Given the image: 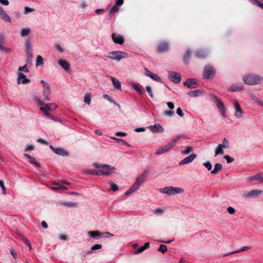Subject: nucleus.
<instances>
[{
  "label": "nucleus",
  "mask_w": 263,
  "mask_h": 263,
  "mask_svg": "<svg viewBox=\"0 0 263 263\" xmlns=\"http://www.w3.org/2000/svg\"><path fill=\"white\" fill-rule=\"evenodd\" d=\"M250 1V2L253 4V5H256V6H258V7H260V4H261L262 3L259 2L257 0H249Z\"/></svg>",
  "instance_id": "nucleus-62"
},
{
  "label": "nucleus",
  "mask_w": 263,
  "mask_h": 263,
  "mask_svg": "<svg viewBox=\"0 0 263 263\" xmlns=\"http://www.w3.org/2000/svg\"><path fill=\"white\" fill-rule=\"evenodd\" d=\"M50 148L56 154L60 156H67L68 153L67 151L61 148H55L52 145H50Z\"/></svg>",
  "instance_id": "nucleus-18"
},
{
  "label": "nucleus",
  "mask_w": 263,
  "mask_h": 263,
  "mask_svg": "<svg viewBox=\"0 0 263 263\" xmlns=\"http://www.w3.org/2000/svg\"><path fill=\"white\" fill-rule=\"evenodd\" d=\"M127 57V54L123 51H115L109 53L107 58L118 62L120 61L122 59Z\"/></svg>",
  "instance_id": "nucleus-7"
},
{
  "label": "nucleus",
  "mask_w": 263,
  "mask_h": 263,
  "mask_svg": "<svg viewBox=\"0 0 263 263\" xmlns=\"http://www.w3.org/2000/svg\"><path fill=\"white\" fill-rule=\"evenodd\" d=\"M118 0L116 1V4L113 6L109 10V15H112L115 13L118 12L119 10V7L123 4V1H122V3L118 5Z\"/></svg>",
  "instance_id": "nucleus-22"
},
{
  "label": "nucleus",
  "mask_w": 263,
  "mask_h": 263,
  "mask_svg": "<svg viewBox=\"0 0 263 263\" xmlns=\"http://www.w3.org/2000/svg\"><path fill=\"white\" fill-rule=\"evenodd\" d=\"M88 235L92 238H95L96 239H99V238H100L99 236L100 235V232H99L98 231H90L88 233Z\"/></svg>",
  "instance_id": "nucleus-32"
},
{
  "label": "nucleus",
  "mask_w": 263,
  "mask_h": 263,
  "mask_svg": "<svg viewBox=\"0 0 263 263\" xmlns=\"http://www.w3.org/2000/svg\"><path fill=\"white\" fill-rule=\"evenodd\" d=\"M224 159L227 160V163H230L234 161V159L228 155L224 156Z\"/></svg>",
  "instance_id": "nucleus-59"
},
{
  "label": "nucleus",
  "mask_w": 263,
  "mask_h": 263,
  "mask_svg": "<svg viewBox=\"0 0 263 263\" xmlns=\"http://www.w3.org/2000/svg\"><path fill=\"white\" fill-rule=\"evenodd\" d=\"M167 250V248L165 245H160L158 249V250L162 253H165Z\"/></svg>",
  "instance_id": "nucleus-47"
},
{
  "label": "nucleus",
  "mask_w": 263,
  "mask_h": 263,
  "mask_svg": "<svg viewBox=\"0 0 263 263\" xmlns=\"http://www.w3.org/2000/svg\"><path fill=\"white\" fill-rule=\"evenodd\" d=\"M203 165L209 170H212V165L210 161L205 162L203 163Z\"/></svg>",
  "instance_id": "nucleus-57"
},
{
  "label": "nucleus",
  "mask_w": 263,
  "mask_h": 263,
  "mask_svg": "<svg viewBox=\"0 0 263 263\" xmlns=\"http://www.w3.org/2000/svg\"><path fill=\"white\" fill-rule=\"evenodd\" d=\"M110 138L116 140L119 144H123V145H127V142L122 139L117 138H115L114 137H110Z\"/></svg>",
  "instance_id": "nucleus-45"
},
{
  "label": "nucleus",
  "mask_w": 263,
  "mask_h": 263,
  "mask_svg": "<svg viewBox=\"0 0 263 263\" xmlns=\"http://www.w3.org/2000/svg\"><path fill=\"white\" fill-rule=\"evenodd\" d=\"M168 44L167 42H163L159 44L157 50L159 52H163L168 50Z\"/></svg>",
  "instance_id": "nucleus-20"
},
{
  "label": "nucleus",
  "mask_w": 263,
  "mask_h": 263,
  "mask_svg": "<svg viewBox=\"0 0 263 263\" xmlns=\"http://www.w3.org/2000/svg\"><path fill=\"white\" fill-rule=\"evenodd\" d=\"M30 33V30L29 28H22L21 31V35L22 36H26Z\"/></svg>",
  "instance_id": "nucleus-39"
},
{
  "label": "nucleus",
  "mask_w": 263,
  "mask_h": 263,
  "mask_svg": "<svg viewBox=\"0 0 263 263\" xmlns=\"http://www.w3.org/2000/svg\"><path fill=\"white\" fill-rule=\"evenodd\" d=\"M222 169V165L220 163H216L214 165V169L211 171V173L212 174H216L218 172L221 171Z\"/></svg>",
  "instance_id": "nucleus-31"
},
{
  "label": "nucleus",
  "mask_w": 263,
  "mask_h": 263,
  "mask_svg": "<svg viewBox=\"0 0 263 263\" xmlns=\"http://www.w3.org/2000/svg\"><path fill=\"white\" fill-rule=\"evenodd\" d=\"M55 48L57 51L61 53H63L65 52L64 48L60 44H55Z\"/></svg>",
  "instance_id": "nucleus-42"
},
{
  "label": "nucleus",
  "mask_w": 263,
  "mask_h": 263,
  "mask_svg": "<svg viewBox=\"0 0 263 263\" xmlns=\"http://www.w3.org/2000/svg\"><path fill=\"white\" fill-rule=\"evenodd\" d=\"M111 80L112 84H113L114 86L115 87V88H116V89H117L118 90H121V82L118 80H117L116 78L113 77H111Z\"/></svg>",
  "instance_id": "nucleus-26"
},
{
  "label": "nucleus",
  "mask_w": 263,
  "mask_h": 263,
  "mask_svg": "<svg viewBox=\"0 0 263 263\" xmlns=\"http://www.w3.org/2000/svg\"><path fill=\"white\" fill-rule=\"evenodd\" d=\"M215 73V71L214 68L210 65L206 66L203 72V77L204 79H212Z\"/></svg>",
  "instance_id": "nucleus-8"
},
{
  "label": "nucleus",
  "mask_w": 263,
  "mask_h": 263,
  "mask_svg": "<svg viewBox=\"0 0 263 263\" xmlns=\"http://www.w3.org/2000/svg\"><path fill=\"white\" fill-rule=\"evenodd\" d=\"M61 185L57 182H53L51 184V188L53 190H60V187Z\"/></svg>",
  "instance_id": "nucleus-51"
},
{
  "label": "nucleus",
  "mask_w": 263,
  "mask_h": 263,
  "mask_svg": "<svg viewBox=\"0 0 263 263\" xmlns=\"http://www.w3.org/2000/svg\"><path fill=\"white\" fill-rule=\"evenodd\" d=\"M220 146L223 147L224 148H228L229 147L228 141L226 138H224L223 140V143L220 144Z\"/></svg>",
  "instance_id": "nucleus-50"
},
{
  "label": "nucleus",
  "mask_w": 263,
  "mask_h": 263,
  "mask_svg": "<svg viewBox=\"0 0 263 263\" xmlns=\"http://www.w3.org/2000/svg\"><path fill=\"white\" fill-rule=\"evenodd\" d=\"M115 169L112 166L104 164L101 169L98 170V175H109L112 173Z\"/></svg>",
  "instance_id": "nucleus-9"
},
{
  "label": "nucleus",
  "mask_w": 263,
  "mask_h": 263,
  "mask_svg": "<svg viewBox=\"0 0 263 263\" xmlns=\"http://www.w3.org/2000/svg\"><path fill=\"white\" fill-rule=\"evenodd\" d=\"M243 81L246 84L254 85L260 84L263 78L254 74H249L243 77Z\"/></svg>",
  "instance_id": "nucleus-3"
},
{
  "label": "nucleus",
  "mask_w": 263,
  "mask_h": 263,
  "mask_svg": "<svg viewBox=\"0 0 263 263\" xmlns=\"http://www.w3.org/2000/svg\"><path fill=\"white\" fill-rule=\"evenodd\" d=\"M43 64V59L41 55H38L36 60L35 65L36 67Z\"/></svg>",
  "instance_id": "nucleus-44"
},
{
  "label": "nucleus",
  "mask_w": 263,
  "mask_h": 263,
  "mask_svg": "<svg viewBox=\"0 0 263 263\" xmlns=\"http://www.w3.org/2000/svg\"><path fill=\"white\" fill-rule=\"evenodd\" d=\"M57 107V106L55 103L44 104V105L40 107V110L44 112L45 115L49 116L51 119H53L54 117L49 112L56 109Z\"/></svg>",
  "instance_id": "nucleus-5"
},
{
  "label": "nucleus",
  "mask_w": 263,
  "mask_h": 263,
  "mask_svg": "<svg viewBox=\"0 0 263 263\" xmlns=\"http://www.w3.org/2000/svg\"><path fill=\"white\" fill-rule=\"evenodd\" d=\"M17 235L22 239V240L24 241V242L26 244V243H28L29 240L25 237V236L22 234L20 232L17 233Z\"/></svg>",
  "instance_id": "nucleus-53"
},
{
  "label": "nucleus",
  "mask_w": 263,
  "mask_h": 263,
  "mask_svg": "<svg viewBox=\"0 0 263 263\" xmlns=\"http://www.w3.org/2000/svg\"><path fill=\"white\" fill-rule=\"evenodd\" d=\"M51 94V88L49 85L43 86V96L46 101H50V96Z\"/></svg>",
  "instance_id": "nucleus-12"
},
{
  "label": "nucleus",
  "mask_w": 263,
  "mask_h": 263,
  "mask_svg": "<svg viewBox=\"0 0 263 263\" xmlns=\"http://www.w3.org/2000/svg\"><path fill=\"white\" fill-rule=\"evenodd\" d=\"M251 99L255 102V103L263 106V101L260 100L259 98L256 97L253 95L251 94L250 95Z\"/></svg>",
  "instance_id": "nucleus-35"
},
{
  "label": "nucleus",
  "mask_w": 263,
  "mask_h": 263,
  "mask_svg": "<svg viewBox=\"0 0 263 263\" xmlns=\"http://www.w3.org/2000/svg\"><path fill=\"white\" fill-rule=\"evenodd\" d=\"M150 78L151 79H152L153 80H155L157 82H161V78L158 75H157L155 73H153L152 74L151 77H150Z\"/></svg>",
  "instance_id": "nucleus-52"
},
{
  "label": "nucleus",
  "mask_w": 263,
  "mask_h": 263,
  "mask_svg": "<svg viewBox=\"0 0 263 263\" xmlns=\"http://www.w3.org/2000/svg\"><path fill=\"white\" fill-rule=\"evenodd\" d=\"M84 102L87 104L89 105L91 102V94L90 93L87 92L85 93L84 97Z\"/></svg>",
  "instance_id": "nucleus-36"
},
{
  "label": "nucleus",
  "mask_w": 263,
  "mask_h": 263,
  "mask_svg": "<svg viewBox=\"0 0 263 263\" xmlns=\"http://www.w3.org/2000/svg\"><path fill=\"white\" fill-rule=\"evenodd\" d=\"M193 151V148L192 146H187L185 148V150L181 152V154L183 155H188L189 154L192 152Z\"/></svg>",
  "instance_id": "nucleus-41"
},
{
  "label": "nucleus",
  "mask_w": 263,
  "mask_h": 263,
  "mask_svg": "<svg viewBox=\"0 0 263 263\" xmlns=\"http://www.w3.org/2000/svg\"><path fill=\"white\" fill-rule=\"evenodd\" d=\"M33 99L34 101L36 103L37 105L42 106L44 105V103L43 102V101L40 97L37 96H34L33 97Z\"/></svg>",
  "instance_id": "nucleus-40"
},
{
  "label": "nucleus",
  "mask_w": 263,
  "mask_h": 263,
  "mask_svg": "<svg viewBox=\"0 0 263 263\" xmlns=\"http://www.w3.org/2000/svg\"><path fill=\"white\" fill-rule=\"evenodd\" d=\"M149 248V243L146 242V243H144V245L143 246L140 247L138 250H137L135 251V254L141 253L142 252H143L145 249H148Z\"/></svg>",
  "instance_id": "nucleus-30"
},
{
  "label": "nucleus",
  "mask_w": 263,
  "mask_h": 263,
  "mask_svg": "<svg viewBox=\"0 0 263 263\" xmlns=\"http://www.w3.org/2000/svg\"><path fill=\"white\" fill-rule=\"evenodd\" d=\"M0 186L2 189L3 193L4 194H6V187L4 185V182L2 180H0Z\"/></svg>",
  "instance_id": "nucleus-63"
},
{
  "label": "nucleus",
  "mask_w": 263,
  "mask_h": 263,
  "mask_svg": "<svg viewBox=\"0 0 263 263\" xmlns=\"http://www.w3.org/2000/svg\"><path fill=\"white\" fill-rule=\"evenodd\" d=\"M132 87L134 88L136 91L138 92L140 94L143 93V91L141 90V88L137 84L133 83L132 84Z\"/></svg>",
  "instance_id": "nucleus-46"
},
{
  "label": "nucleus",
  "mask_w": 263,
  "mask_h": 263,
  "mask_svg": "<svg viewBox=\"0 0 263 263\" xmlns=\"http://www.w3.org/2000/svg\"><path fill=\"white\" fill-rule=\"evenodd\" d=\"M251 99L255 102V103L263 106V101L260 100L259 98L256 97L253 95L251 94L250 95Z\"/></svg>",
  "instance_id": "nucleus-33"
},
{
  "label": "nucleus",
  "mask_w": 263,
  "mask_h": 263,
  "mask_svg": "<svg viewBox=\"0 0 263 263\" xmlns=\"http://www.w3.org/2000/svg\"><path fill=\"white\" fill-rule=\"evenodd\" d=\"M251 99L255 102V103L263 106V101L260 100L259 98L256 97L253 95L251 94L250 95Z\"/></svg>",
  "instance_id": "nucleus-34"
},
{
  "label": "nucleus",
  "mask_w": 263,
  "mask_h": 263,
  "mask_svg": "<svg viewBox=\"0 0 263 263\" xmlns=\"http://www.w3.org/2000/svg\"><path fill=\"white\" fill-rule=\"evenodd\" d=\"M197 157L196 154H192L191 155L185 157L179 162V165H184L192 162Z\"/></svg>",
  "instance_id": "nucleus-16"
},
{
  "label": "nucleus",
  "mask_w": 263,
  "mask_h": 263,
  "mask_svg": "<svg viewBox=\"0 0 263 263\" xmlns=\"http://www.w3.org/2000/svg\"><path fill=\"white\" fill-rule=\"evenodd\" d=\"M169 79L175 83H179L181 81V74L177 72L171 71L168 74Z\"/></svg>",
  "instance_id": "nucleus-10"
},
{
  "label": "nucleus",
  "mask_w": 263,
  "mask_h": 263,
  "mask_svg": "<svg viewBox=\"0 0 263 263\" xmlns=\"http://www.w3.org/2000/svg\"><path fill=\"white\" fill-rule=\"evenodd\" d=\"M262 192L261 190H251L247 193H243V197L246 198H253L261 194Z\"/></svg>",
  "instance_id": "nucleus-13"
},
{
  "label": "nucleus",
  "mask_w": 263,
  "mask_h": 263,
  "mask_svg": "<svg viewBox=\"0 0 263 263\" xmlns=\"http://www.w3.org/2000/svg\"><path fill=\"white\" fill-rule=\"evenodd\" d=\"M147 174V171H144L140 176L138 177L133 186L125 193V196H128L132 193L138 190L140 185L143 183Z\"/></svg>",
  "instance_id": "nucleus-1"
},
{
  "label": "nucleus",
  "mask_w": 263,
  "mask_h": 263,
  "mask_svg": "<svg viewBox=\"0 0 263 263\" xmlns=\"http://www.w3.org/2000/svg\"><path fill=\"white\" fill-rule=\"evenodd\" d=\"M164 210L160 208H156L155 210V214H162L164 213Z\"/></svg>",
  "instance_id": "nucleus-60"
},
{
  "label": "nucleus",
  "mask_w": 263,
  "mask_h": 263,
  "mask_svg": "<svg viewBox=\"0 0 263 263\" xmlns=\"http://www.w3.org/2000/svg\"><path fill=\"white\" fill-rule=\"evenodd\" d=\"M18 71H20V72H21V71H24L25 72H26V73L29 72V69L27 67V65H25L23 66H20L18 67Z\"/></svg>",
  "instance_id": "nucleus-49"
},
{
  "label": "nucleus",
  "mask_w": 263,
  "mask_h": 263,
  "mask_svg": "<svg viewBox=\"0 0 263 263\" xmlns=\"http://www.w3.org/2000/svg\"><path fill=\"white\" fill-rule=\"evenodd\" d=\"M109 184L110 185L111 189L113 191L115 192V191L118 190V185L116 184H115V183H113L112 182H109Z\"/></svg>",
  "instance_id": "nucleus-54"
},
{
  "label": "nucleus",
  "mask_w": 263,
  "mask_h": 263,
  "mask_svg": "<svg viewBox=\"0 0 263 263\" xmlns=\"http://www.w3.org/2000/svg\"><path fill=\"white\" fill-rule=\"evenodd\" d=\"M146 90L147 92L148 93L149 96L151 98H153L154 97V94L152 91V87L150 86L147 85L146 86Z\"/></svg>",
  "instance_id": "nucleus-55"
},
{
  "label": "nucleus",
  "mask_w": 263,
  "mask_h": 263,
  "mask_svg": "<svg viewBox=\"0 0 263 263\" xmlns=\"http://www.w3.org/2000/svg\"><path fill=\"white\" fill-rule=\"evenodd\" d=\"M213 102L216 104L220 114L223 117H226V109L223 102L220 100L216 96L211 93L209 95Z\"/></svg>",
  "instance_id": "nucleus-4"
},
{
  "label": "nucleus",
  "mask_w": 263,
  "mask_h": 263,
  "mask_svg": "<svg viewBox=\"0 0 263 263\" xmlns=\"http://www.w3.org/2000/svg\"><path fill=\"white\" fill-rule=\"evenodd\" d=\"M112 39L114 42L120 45H122L124 41V37L122 35L116 33H113L111 35Z\"/></svg>",
  "instance_id": "nucleus-15"
},
{
  "label": "nucleus",
  "mask_w": 263,
  "mask_h": 263,
  "mask_svg": "<svg viewBox=\"0 0 263 263\" xmlns=\"http://www.w3.org/2000/svg\"><path fill=\"white\" fill-rule=\"evenodd\" d=\"M25 157L29 159V162L30 163L34 164L36 166L40 168L41 167L40 164L35 160V159L31 157L30 155L27 154H25L24 155Z\"/></svg>",
  "instance_id": "nucleus-28"
},
{
  "label": "nucleus",
  "mask_w": 263,
  "mask_h": 263,
  "mask_svg": "<svg viewBox=\"0 0 263 263\" xmlns=\"http://www.w3.org/2000/svg\"><path fill=\"white\" fill-rule=\"evenodd\" d=\"M34 9L33 8H29L28 7H25L24 14L27 15L30 12L34 11Z\"/></svg>",
  "instance_id": "nucleus-58"
},
{
  "label": "nucleus",
  "mask_w": 263,
  "mask_h": 263,
  "mask_svg": "<svg viewBox=\"0 0 263 263\" xmlns=\"http://www.w3.org/2000/svg\"><path fill=\"white\" fill-rule=\"evenodd\" d=\"M30 82V79L27 78L26 76L22 72L18 73V77L17 79V84H28Z\"/></svg>",
  "instance_id": "nucleus-14"
},
{
  "label": "nucleus",
  "mask_w": 263,
  "mask_h": 263,
  "mask_svg": "<svg viewBox=\"0 0 263 263\" xmlns=\"http://www.w3.org/2000/svg\"><path fill=\"white\" fill-rule=\"evenodd\" d=\"M224 148L223 147L220 146V144H219L216 148L215 149V156L218 155H223L224 154V151L222 149Z\"/></svg>",
  "instance_id": "nucleus-37"
},
{
  "label": "nucleus",
  "mask_w": 263,
  "mask_h": 263,
  "mask_svg": "<svg viewBox=\"0 0 263 263\" xmlns=\"http://www.w3.org/2000/svg\"><path fill=\"white\" fill-rule=\"evenodd\" d=\"M113 235L110 234V233L109 232H104V233H101L100 232V238L101 237H103V238H108V237H112Z\"/></svg>",
  "instance_id": "nucleus-48"
},
{
  "label": "nucleus",
  "mask_w": 263,
  "mask_h": 263,
  "mask_svg": "<svg viewBox=\"0 0 263 263\" xmlns=\"http://www.w3.org/2000/svg\"><path fill=\"white\" fill-rule=\"evenodd\" d=\"M181 135H178L175 138L173 139L170 142H168L166 145L163 146L158 149L156 152V155H160L162 154L167 153L172 149L177 144V142L181 138Z\"/></svg>",
  "instance_id": "nucleus-2"
},
{
  "label": "nucleus",
  "mask_w": 263,
  "mask_h": 263,
  "mask_svg": "<svg viewBox=\"0 0 263 263\" xmlns=\"http://www.w3.org/2000/svg\"><path fill=\"white\" fill-rule=\"evenodd\" d=\"M253 180H259L260 182H263V176H262V175L260 174H257L256 175L248 177L246 180L247 182H250Z\"/></svg>",
  "instance_id": "nucleus-23"
},
{
  "label": "nucleus",
  "mask_w": 263,
  "mask_h": 263,
  "mask_svg": "<svg viewBox=\"0 0 263 263\" xmlns=\"http://www.w3.org/2000/svg\"><path fill=\"white\" fill-rule=\"evenodd\" d=\"M174 115V112L171 110H167L164 112V115L167 117H172Z\"/></svg>",
  "instance_id": "nucleus-61"
},
{
  "label": "nucleus",
  "mask_w": 263,
  "mask_h": 263,
  "mask_svg": "<svg viewBox=\"0 0 263 263\" xmlns=\"http://www.w3.org/2000/svg\"><path fill=\"white\" fill-rule=\"evenodd\" d=\"M63 204L65 205H66V206H68L69 207H74V206H76V203H74V202H64Z\"/></svg>",
  "instance_id": "nucleus-64"
},
{
  "label": "nucleus",
  "mask_w": 263,
  "mask_h": 263,
  "mask_svg": "<svg viewBox=\"0 0 263 263\" xmlns=\"http://www.w3.org/2000/svg\"><path fill=\"white\" fill-rule=\"evenodd\" d=\"M183 84L190 88H195L197 87V81L194 79H187L184 82Z\"/></svg>",
  "instance_id": "nucleus-17"
},
{
  "label": "nucleus",
  "mask_w": 263,
  "mask_h": 263,
  "mask_svg": "<svg viewBox=\"0 0 263 263\" xmlns=\"http://www.w3.org/2000/svg\"><path fill=\"white\" fill-rule=\"evenodd\" d=\"M234 107H235V116L237 118H240L242 117L243 112L242 110L240 105L238 102L236 100L234 101Z\"/></svg>",
  "instance_id": "nucleus-11"
},
{
  "label": "nucleus",
  "mask_w": 263,
  "mask_h": 263,
  "mask_svg": "<svg viewBox=\"0 0 263 263\" xmlns=\"http://www.w3.org/2000/svg\"><path fill=\"white\" fill-rule=\"evenodd\" d=\"M199 90H194L189 92L187 93L190 97H195L199 96Z\"/></svg>",
  "instance_id": "nucleus-43"
},
{
  "label": "nucleus",
  "mask_w": 263,
  "mask_h": 263,
  "mask_svg": "<svg viewBox=\"0 0 263 263\" xmlns=\"http://www.w3.org/2000/svg\"><path fill=\"white\" fill-rule=\"evenodd\" d=\"M160 191L163 194L173 195L183 193L184 190L180 187L170 186L160 189Z\"/></svg>",
  "instance_id": "nucleus-6"
},
{
  "label": "nucleus",
  "mask_w": 263,
  "mask_h": 263,
  "mask_svg": "<svg viewBox=\"0 0 263 263\" xmlns=\"http://www.w3.org/2000/svg\"><path fill=\"white\" fill-rule=\"evenodd\" d=\"M208 55V53L203 49H200L196 51V57L199 59H204Z\"/></svg>",
  "instance_id": "nucleus-27"
},
{
  "label": "nucleus",
  "mask_w": 263,
  "mask_h": 263,
  "mask_svg": "<svg viewBox=\"0 0 263 263\" xmlns=\"http://www.w3.org/2000/svg\"><path fill=\"white\" fill-rule=\"evenodd\" d=\"M243 89V86L242 84H233L229 88V91H238Z\"/></svg>",
  "instance_id": "nucleus-24"
},
{
  "label": "nucleus",
  "mask_w": 263,
  "mask_h": 263,
  "mask_svg": "<svg viewBox=\"0 0 263 263\" xmlns=\"http://www.w3.org/2000/svg\"><path fill=\"white\" fill-rule=\"evenodd\" d=\"M85 172L88 174L98 175V170H86Z\"/></svg>",
  "instance_id": "nucleus-56"
},
{
  "label": "nucleus",
  "mask_w": 263,
  "mask_h": 263,
  "mask_svg": "<svg viewBox=\"0 0 263 263\" xmlns=\"http://www.w3.org/2000/svg\"><path fill=\"white\" fill-rule=\"evenodd\" d=\"M58 63L65 70H68L69 69L70 64L67 61L60 59L58 60Z\"/></svg>",
  "instance_id": "nucleus-21"
},
{
  "label": "nucleus",
  "mask_w": 263,
  "mask_h": 263,
  "mask_svg": "<svg viewBox=\"0 0 263 263\" xmlns=\"http://www.w3.org/2000/svg\"><path fill=\"white\" fill-rule=\"evenodd\" d=\"M26 51L27 54L31 58L32 56V49H31V44L30 40H27L25 44Z\"/></svg>",
  "instance_id": "nucleus-25"
},
{
  "label": "nucleus",
  "mask_w": 263,
  "mask_h": 263,
  "mask_svg": "<svg viewBox=\"0 0 263 263\" xmlns=\"http://www.w3.org/2000/svg\"><path fill=\"white\" fill-rule=\"evenodd\" d=\"M191 53V50H187L186 51L185 54L183 57V61H184V63L186 64H187L188 63V61L190 58Z\"/></svg>",
  "instance_id": "nucleus-38"
},
{
  "label": "nucleus",
  "mask_w": 263,
  "mask_h": 263,
  "mask_svg": "<svg viewBox=\"0 0 263 263\" xmlns=\"http://www.w3.org/2000/svg\"><path fill=\"white\" fill-rule=\"evenodd\" d=\"M251 247L250 246H245V247H242L241 248H240V249H238L236 251H233V252H231L229 253H228L226 255H224V256H228V255H231V254H234V253H240V252H243V251H247L249 249H251Z\"/></svg>",
  "instance_id": "nucleus-29"
},
{
  "label": "nucleus",
  "mask_w": 263,
  "mask_h": 263,
  "mask_svg": "<svg viewBox=\"0 0 263 263\" xmlns=\"http://www.w3.org/2000/svg\"><path fill=\"white\" fill-rule=\"evenodd\" d=\"M148 127L153 133H162L164 132L163 127L160 124H155L154 125L149 126Z\"/></svg>",
  "instance_id": "nucleus-19"
}]
</instances>
